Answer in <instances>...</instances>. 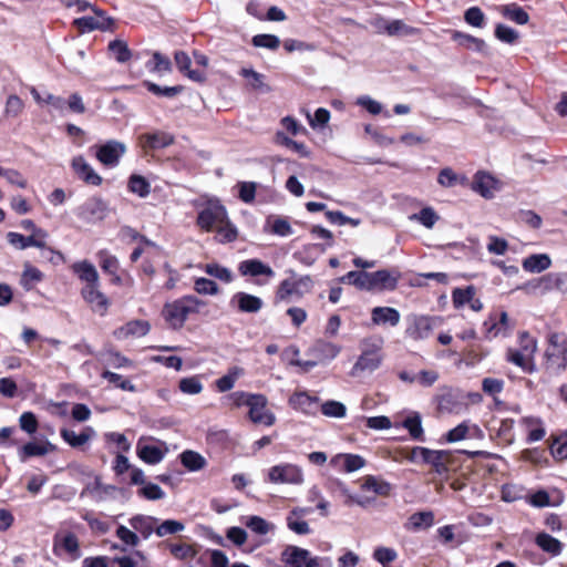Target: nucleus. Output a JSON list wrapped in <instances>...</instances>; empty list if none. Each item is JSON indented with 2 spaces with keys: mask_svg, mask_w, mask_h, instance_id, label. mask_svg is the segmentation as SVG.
<instances>
[{
  "mask_svg": "<svg viewBox=\"0 0 567 567\" xmlns=\"http://www.w3.org/2000/svg\"><path fill=\"white\" fill-rule=\"evenodd\" d=\"M207 302L194 295H186L173 301L166 302L162 310L165 322L173 330L184 327L192 316L199 315Z\"/></svg>",
  "mask_w": 567,
  "mask_h": 567,
  "instance_id": "f257e3e1",
  "label": "nucleus"
},
{
  "mask_svg": "<svg viewBox=\"0 0 567 567\" xmlns=\"http://www.w3.org/2000/svg\"><path fill=\"white\" fill-rule=\"evenodd\" d=\"M383 344L384 339L380 336H370L360 341L357 373L370 374L381 367L384 359Z\"/></svg>",
  "mask_w": 567,
  "mask_h": 567,
  "instance_id": "f03ea898",
  "label": "nucleus"
},
{
  "mask_svg": "<svg viewBox=\"0 0 567 567\" xmlns=\"http://www.w3.org/2000/svg\"><path fill=\"white\" fill-rule=\"evenodd\" d=\"M399 279L400 272L394 270L382 269L373 272L357 270V288L368 291L394 290Z\"/></svg>",
  "mask_w": 567,
  "mask_h": 567,
  "instance_id": "7ed1b4c3",
  "label": "nucleus"
},
{
  "mask_svg": "<svg viewBox=\"0 0 567 567\" xmlns=\"http://www.w3.org/2000/svg\"><path fill=\"white\" fill-rule=\"evenodd\" d=\"M312 288V280L309 276L298 277L291 271V277L284 279L275 292V302L291 301L301 299Z\"/></svg>",
  "mask_w": 567,
  "mask_h": 567,
  "instance_id": "20e7f679",
  "label": "nucleus"
},
{
  "mask_svg": "<svg viewBox=\"0 0 567 567\" xmlns=\"http://www.w3.org/2000/svg\"><path fill=\"white\" fill-rule=\"evenodd\" d=\"M440 318L426 315H410L406 317L405 337L413 341H423L431 337Z\"/></svg>",
  "mask_w": 567,
  "mask_h": 567,
  "instance_id": "39448f33",
  "label": "nucleus"
},
{
  "mask_svg": "<svg viewBox=\"0 0 567 567\" xmlns=\"http://www.w3.org/2000/svg\"><path fill=\"white\" fill-rule=\"evenodd\" d=\"M227 215L226 207L218 199H209L198 212L197 225L205 231H214Z\"/></svg>",
  "mask_w": 567,
  "mask_h": 567,
  "instance_id": "423d86ee",
  "label": "nucleus"
},
{
  "mask_svg": "<svg viewBox=\"0 0 567 567\" xmlns=\"http://www.w3.org/2000/svg\"><path fill=\"white\" fill-rule=\"evenodd\" d=\"M267 481L272 484H301L303 473L296 464L281 463L267 471Z\"/></svg>",
  "mask_w": 567,
  "mask_h": 567,
  "instance_id": "0eeeda50",
  "label": "nucleus"
},
{
  "mask_svg": "<svg viewBox=\"0 0 567 567\" xmlns=\"http://www.w3.org/2000/svg\"><path fill=\"white\" fill-rule=\"evenodd\" d=\"M361 491L372 495L357 497V504L369 506L374 502L375 496H388L391 492V484L377 476H365L361 483Z\"/></svg>",
  "mask_w": 567,
  "mask_h": 567,
  "instance_id": "6e6552de",
  "label": "nucleus"
},
{
  "mask_svg": "<svg viewBox=\"0 0 567 567\" xmlns=\"http://www.w3.org/2000/svg\"><path fill=\"white\" fill-rule=\"evenodd\" d=\"M95 156L101 164L106 167H115L118 165L122 156L126 152V146L124 143L111 140L106 143L95 146Z\"/></svg>",
  "mask_w": 567,
  "mask_h": 567,
  "instance_id": "1a4fd4ad",
  "label": "nucleus"
},
{
  "mask_svg": "<svg viewBox=\"0 0 567 567\" xmlns=\"http://www.w3.org/2000/svg\"><path fill=\"white\" fill-rule=\"evenodd\" d=\"M513 330V324L506 311H502L498 316L491 313L483 322V332L487 340H492L499 336L506 337Z\"/></svg>",
  "mask_w": 567,
  "mask_h": 567,
  "instance_id": "9d476101",
  "label": "nucleus"
},
{
  "mask_svg": "<svg viewBox=\"0 0 567 567\" xmlns=\"http://www.w3.org/2000/svg\"><path fill=\"white\" fill-rule=\"evenodd\" d=\"M268 400L264 394H255L248 406V416L252 423L271 426L276 416L267 410Z\"/></svg>",
  "mask_w": 567,
  "mask_h": 567,
  "instance_id": "9b49d317",
  "label": "nucleus"
},
{
  "mask_svg": "<svg viewBox=\"0 0 567 567\" xmlns=\"http://www.w3.org/2000/svg\"><path fill=\"white\" fill-rule=\"evenodd\" d=\"M92 10L95 16H85L74 20V23L81 30V32H90L93 30H112L114 20L110 17H106L103 10L96 9L94 7H92Z\"/></svg>",
  "mask_w": 567,
  "mask_h": 567,
  "instance_id": "f8f14e48",
  "label": "nucleus"
},
{
  "mask_svg": "<svg viewBox=\"0 0 567 567\" xmlns=\"http://www.w3.org/2000/svg\"><path fill=\"white\" fill-rule=\"evenodd\" d=\"M83 300L90 306L92 311L104 316L109 309V298L101 291L100 281L94 285L83 286L81 289Z\"/></svg>",
  "mask_w": 567,
  "mask_h": 567,
  "instance_id": "ddd939ff",
  "label": "nucleus"
},
{
  "mask_svg": "<svg viewBox=\"0 0 567 567\" xmlns=\"http://www.w3.org/2000/svg\"><path fill=\"white\" fill-rule=\"evenodd\" d=\"M53 553L55 556L66 554L71 559H78L81 556L78 537L73 533L55 535L53 542Z\"/></svg>",
  "mask_w": 567,
  "mask_h": 567,
  "instance_id": "4468645a",
  "label": "nucleus"
},
{
  "mask_svg": "<svg viewBox=\"0 0 567 567\" xmlns=\"http://www.w3.org/2000/svg\"><path fill=\"white\" fill-rule=\"evenodd\" d=\"M229 306L236 308L239 312L257 313L264 307V301L255 295L238 291L231 296Z\"/></svg>",
  "mask_w": 567,
  "mask_h": 567,
  "instance_id": "2eb2a0df",
  "label": "nucleus"
},
{
  "mask_svg": "<svg viewBox=\"0 0 567 567\" xmlns=\"http://www.w3.org/2000/svg\"><path fill=\"white\" fill-rule=\"evenodd\" d=\"M150 329L151 324L148 321L143 319H134L115 329L113 336L116 340L142 338L150 332Z\"/></svg>",
  "mask_w": 567,
  "mask_h": 567,
  "instance_id": "dca6fc26",
  "label": "nucleus"
},
{
  "mask_svg": "<svg viewBox=\"0 0 567 567\" xmlns=\"http://www.w3.org/2000/svg\"><path fill=\"white\" fill-rule=\"evenodd\" d=\"M401 315L398 309L392 307H374L371 310V322L367 327H396Z\"/></svg>",
  "mask_w": 567,
  "mask_h": 567,
  "instance_id": "f3484780",
  "label": "nucleus"
},
{
  "mask_svg": "<svg viewBox=\"0 0 567 567\" xmlns=\"http://www.w3.org/2000/svg\"><path fill=\"white\" fill-rule=\"evenodd\" d=\"M238 271L243 277H267V278H274L275 271L274 269L257 258L246 259L238 264Z\"/></svg>",
  "mask_w": 567,
  "mask_h": 567,
  "instance_id": "a211bd4d",
  "label": "nucleus"
},
{
  "mask_svg": "<svg viewBox=\"0 0 567 567\" xmlns=\"http://www.w3.org/2000/svg\"><path fill=\"white\" fill-rule=\"evenodd\" d=\"M313 557L309 550L292 545L281 553V560L287 567H308Z\"/></svg>",
  "mask_w": 567,
  "mask_h": 567,
  "instance_id": "6ab92c4d",
  "label": "nucleus"
},
{
  "mask_svg": "<svg viewBox=\"0 0 567 567\" xmlns=\"http://www.w3.org/2000/svg\"><path fill=\"white\" fill-rule=\"evenodd\" d=\"M289 404L292 409L308 415H316L319 411V398L310 395L306 391L292 394L289 399Z\"/></svg>",
  "mask_w": 567,
  "mask_h": 567,
  "instance_id": "aec40b11",
  "label": "nucleus"
},
{
  "mask_svg": "<svg viewBox=\"0 0 567 567\" xmlns=\"http://www.w3.org/2000/svg\"><path fill=\"white\" fill-rule=\"evenodd\" d=\"M71 167L76 176L84 183L99 186L102 183V177L94 171V168L82 156L73 157Z\"/></svg>",
  "mask_w": 567,
  "mask_h": 567,
  "instance_id": "412c9836",
  "label": "nucleus"
},
{
  "mask_svg": "<svg viewBox=\"0 0 567 567\" xmlns=\"http://www.w3.org/2000/svg\"><path fill=\"white\" fill-rule=\"evenodd\" d=\"M107 215V206L101 198H90L79 208V216L85 220H102Z\"/></svg>",
  "mask_w": 567,
  "mask_h": 567,
  "instance_id": "4be33fe9",
  "label": "nucleus"
},
{
  "mask_svg": "<svg viewBox=\"0 0 567 567\" xmlns=\"http://www.w3.org/2000/svg\"><path fill=\"white\" fill-rule=\"evenodd\" d=\"M374 25L379 31H383L391 37L413 35L417 33V29L408 25L402 20L389 21L383 18H378Z\"/></svg>",
  "mask_w": 567,
  "mask_h": 567,
  "instance_id": "5701e85b",
  "label": "nucleus"
},
{
  "mask_svg": "<svg viewBox=\"0 0 567 567\" xmlns=\"http://www.w3.org/2000/svg\"><path fill=\"white\" fill-rule=\"evenodd\" d=\"M72 272L80 279L83 286L94 285L100 281L95 266L89 260L76 261L71 266Z\"/></svg>",
  "mask_w": 567,
  "mask_h": 567,
  "instance_id": "b1692460",
  "label": "nucleus"
},
{
  "mask_svg": "<svg viewBox=\"0 0 567 567\" xmlns=\"http://www.w3.org/2000/svg\"><path fill=\"white\" fill-rule=\"evenodd\" d=\"M538 288L543 291L557 290L567 293V272H549L538 280Z\"/></svg>",
  "mask_w": 567,
  "mask_h": 567,
  "instance_id": "393cba45",
  "label": "nucleus"
},
{
  "mask_svg": "<svg viewBox=\"0 0 567 567\" xmlns=\"http://www.w3.org/2000/svg\"><path fill=\"white\" fill-rule=\"evenodd\" d=\"M174 59L179 72L184 73L189 80L198 83H203L206 81L205 72L190 69L192 61L186 52H175Z\"/></svg>",
  "mask_w": 567,
  "mask_h": 567,
  "instance_id": "a878e982",
  "label": "nucleus"
},
{
  "mask_svg": "<svg viewBox=\"0 0 567 567\" xmlns=\"http://www.w3.org/2000/svg\"><path fill=\"white\" fill-rule=\"evenodd\" d=\"M167 449L164 444L154 445V444H137V455L138 457L151 465L158 464L165 456Z\"/></svg>",
  "mask_w": 567,
  "mask_h": 567,
  "instance_id": "bb28decb",
  "label": "nucleus"
},
{
  "mask_svg": "<svg viewBox=\"0 0 567 567\" xmlns=\"http://www.w3.org/2000/svg\"><path fill=\"white\" fill-rule=\"evenodd\" d=\"M55 450H56V446L48 440H45L41 443L29 442L20 449L19 457L22 462H24L29 457L43 456V455L54 452Z\"/></svg>",
  "mask_w": 567,
  "mask_h": 567,
  "instance_id": "cd10ccee",
  "label": "nucleus"
},
{
  "mask_svg": "<svg viewBox=\"0 0 567 567\" xmlns=\"http://www.w3.org/2000/svg\"><path fill=\"white\" fill-rule=\"evenodd\" d=\"M473 189L483 197L491 198L498 189L497 181L487 173L478 172L474 177Z\"/></svg>",
  "mask_w": 567,
  "mask_h": 567,
  "instance_id": "c85d7f7f",
  "label": "nucleus"
},
{
  "mask_svg": "<svg viewBox=\"0 0 567 567\" xmlns=\"http://www.w3.org/2000/svg\"><path fill=\"white\" fill-rule=\"evenodd\" d=\"M131 527L140 533L144 539H147L153 533H155L158 519L147 515H135L128 520Z\"/></svg>",
  "mask_w": 567,
  "mask_h": 567,
  "instance_id": "c756f323",
  "label": "nucleus"
},
{
  "mask_svg": "<svg viewBox=\"0 0 567 567\" xmlns=\"http://www.w3.org/2000/svg\"><path fill=\"white\" fill-rule=\"evenodd\" d=\"M8 243L16 249L23 250L29 247H37L39 249H45V241L34 236H23L17 231H9L7 234Z\"/></svg>",
  "mask_w": 567,
  "mask_h": 567,
  "instance_id": "7c9ffc66",
  "label": "nucleus"
},
{
  "mask_svg": "<svg viewBox=\"0 0 567 567\" xmlns=\"http://www.w3.org/2000/svg\"><path fill=\"white\" fill-rule=\"evenodd\" d=\"M480 433L481 430L477 425L471 424L468 421H464L454 429L450 430L445 435V440L449 443H455L467 437H473Z\"/></svg>",
  "mask_w": 567,
  "mask_h": 567,
  "instance_id": "2f4dec72",
  "label": "nucleus"
},
{
  "mask_svg": "<svg viewBox=\"0 0 567 567\" xmlns=\"http://www.w3.org/2000/svg\"><path fill=\"white\" fill-rule=\"evenodd\" d=\"M174 142V136L166 132H153V133H146L142 136V143L144 147H148L152 150H162Z\"/></svg>",
  "mask_w": 567,
  "mask_h": 567,
  "instance_id": "473e14b6",
  "label": "nucleus"
},
{
  "mask_svg": "<svg viewBox=\"0 0 567 567\" xmlns=\"http://www.w3.org/2000/svg\"><path fill=\"white\" fill-rule=\"evenodd\" d=\"M535 544L548 555L555 557L560 555L563 551L564 545L560 540L553 537L551 535L543 532L538 533L535 537Z\"/></svg>",
  "mask_w": 567,
  "mask_h": 567,
  "instance_id": "72a5a7b5",
  "label": "nucleus"
},
{
  "mask_svg": "<svg viewBox=\"0 0 567 567\" xmlns=\"http://www.w3.org/2000/svg\"><path fill=\"white\" fill-rule=\"evenodd\" d=\"M30 93L38 104H47L51 106L52 111L63 113L66 109V101L61 96H56L51 93H44L42 95L35 87H32Z\"/></svg>",
  "mask_w": 567,
  "mask_h": 567,
  "instance_id": "f704fd0d",
  "label": "nucleus"
},
{
  "mask_svg": "<svg viewBox=\"0 0 567 567\" xmlns=\"http://www.w3.org/2000/svg\"><path fill=\"white\" fill-rule=\"evenodd\" d=\"M61 437L72 447H80L84 445L92 436L95 431L91 426H86L80 434L69 429H61Z\"/></svg>",
  "mask_w": 567,
  "mask_h": 567,
  "instance_id": "c9c22d12",
  "label": "nucleus"
},
{
  "mask_svg": "<svg viewBox=\"0 0 567 567\" xmlns=\"http://www.w3.org/2000/svg\"><path fill=\"white\" fill-rule=\"evenodd\" d=\"M551 265V260L546 254L530 255L523 260V268L533 274L542 272L548 269Z\"/></svg>",
  "mask_w": 567,
  "mask_h": 567,
  "instance_id": "e433bc0d",
  "label": "nucleus"
},
{
  "mask_svg": "<svg viewBox=\"0 0 567 567\" xmlns=\"http://www.w3.org/2000/svg\"><path fill=\"white\" fill-rule=\"evenodd\" d=\"M340 349L328 341L318 340L316 343L311 347L310 352L312 355H315L318 361H324V360H332L337 357Z\"/></svg>",
  "mask_w": 567,
  "mask_h": 567,
  "instance_id": "4c0bfd02",
  "label": "nucleus"
},
{
  "mask_svg": "<svg viewBox=\"0 0 567 567\" xmlns=\"http://www.w3.org/2000/svg\"><path fill=\"white\" fill-rule=\"evenodd\" d=\"M181 463L189 472H197L203 470L207 462L206 458L198 452L186 450L179 455Z\"/></svg>",
  "mask_w": 567,
  "mask_h": 567,
  "instance_id": "58836bf2",
  "label": "nucleus"
},
{
  "mask_svg": "<svg viewBox=\"0 0 567 567\" xmlns=\"http://www.w3.org/2000/svg\"><path fill=\"white\" fill-rule=\"evenodd\" d=\"M434 524V514L431 511L417 512L409 517L406 528L410 530L427 529Z\"/></svg>",
  "mask_w": 567,
  "mask_h": 567,
  "instance_id": "ea45409f",
  "label": "nucleus"
},
{
  "mask_svg": "<svg viewBox=\"0 0 567 567\" xmlns=\"http://www.w3.org/2000/svg\"><path fill=\"white\" fill-rule=\"evenodd\" d=\"M44 278L43 272L29 262L23 266V271L20 279V285L27 290H31L35 284L42 281Z\"/></svg>",
  "mask_w": 567,
  "mask_h": 567,
  "instance_id": "a19ab883",
  "label": "nucleus"
},
{
  "mask_svg": "<svg viewBox=\"0 0 567 567\" xmlns=\"http://www.w3.org/2000/svg\"><path fill=\"white\" fill-rule=\"evenodd\" d=\"M216 239L221 243H231L237 239L238 230L236 226L229 220L228 215L215 229Z\"/></svg>",
  "mask_w": 567,
  "mask_h": 567,
  "instance_id": "79ce46f5",
  "label": "nucleus"
},
{
  "mask_svg": "<svg viewBox=\"0 0 567 567\" xmlns=\"http://www.w3.org/2000/svg\"><path fill=\"white\" fill-rule=\"evenodd\" d=\"M450 457V453L447 451H435L432 450L425 463L430 464L435 473L439 475H443L447 473V461Z\"/></svg>",
  "mask_w": 567,
  "mask_h": 567,
  "instance_id": "37998d69",
  "label": "nucleus"
},
{
  "mask_svg": "<svg viewBox=\"0 0 567 567\" xmlns=\"http://www.w3.org/2000/svg\"><path fill=\"white\" fill-rule=\"evenodd\" d=\"M403 427L406 429L411 435V437L415 441L423 442L424 431L422 427V420L419 413H413L406 416L402 423Z\"/></svg>",
  "mask_w": 567,
  "mask_h": 567,
  "instance_id": "c03bdc74",
  "label": "nucleus"
},
{
  "mask_svg": "<svg viewBox=\"0 0 567 567\" xmlns=\"http://www.w3.org/2000/svg\"><path fill=\"white\" fill-rule=\"evenodd\" d=\"M506 357L509 362L522 368L524 371H526V372L534 371V358L530 355H527L526 353L522 352L520 350L511 348L507 350Z\"/></svg>",
  "mask_w": 567,
  "mask_h": 567,
  "instance_id": "a18cd8bd",
  "label": "nucleus"
},
{
  "mask_svg": "<svg viewBox=\"0 0 567 567\" xmlns=\"http://www.w3.org/2000/svg\"><path fill=\"white\" fill-rule=\"evenodd\" d=\"M453 39L458 42V44L463 45L466 49H472L477 52H485L487 49V45L484 40L475 38L473 35L462 33V32H454Z\"/></svg>",
  "mask_w": 567,
  "mask_h": 567,
  "instance_id": "49530a36",
  "label": "nucleus"
},
{
  "mask_svg": "<svg viewBox=\"0 0 567 567\" xmlns=\"http://www.w3.org/2000/svg\"><path fill=\"white\" fill-rule=\"evenodd\" d=\"M107 49L118 63H125L132 58V51L123 40L116 39L111 41Z\"/></svg>",
  "mask_w": 567,
  "mask_h": 567,
  "instance_id": "de8ad7c7",
  "label": "nucleus"
},
{
  "mask_svg": "<svg viewBox=\"0 0 567 567\" xmlns=\"http://www.w3.org/2000/svg\"><path fill=\"white\" fill-rule=\"evenodd\" d=\"M275 141L277 144L286 146L293 152L298 153L301 157H309L310 152L303 143L297 142L288 137L282 132H277L275 136Z\"/></svg>",
  "mask_w": 567,
  "mask_h": 567,
  "instance_id": "09e8293b",
  "label": "nucleus"
},
{
  "mask_svg": "<svg viewBox=\"0 0 567 567\" xmlns=\"http://www.w3.org/2000/svg\"><path fill=\"white\" fill-rule=\"evenodd\" d=\"M127 186L131 193L136 194L141 198L148 196L151 193V184L141 175L133 174L128 178Z\"/></svg>",
  "mask_w": 567,
  "mask_h": 567,
  "instance_id": "8fccbe9b",
  "label": "nucleus"
},
{
  "mask_svg": "<svg viewBox=\"0 0 567 567\" xmlns=\"http://www.w3.org/2000/svg\"><path fill=\"white\" fill-rule=\"evenodd\" d=\"M97 259L102 270L109 275H115L118 271L120 264L115 256L111 255L106 249L100 250Z\"/></svg>",
  "mask_w": 567,
  "mask_h": 567,
  "instance_id": "3c124183",
  "label": "nucleus"
},
{
  "mask_svg": "<svg viewBox=\"0 0 567 567\" xmlns=\"http://www.w3.org/2000/svg\"><path fill=\"white\" fill-rule=\"evenodd\" d=\"M331 466L341 473L354 472V455L352 454H338L330 461Z\"/></svg>",
  "mask_w": 567,
  "mask_h": 567,
  "instance_id": "603ef678",
  "label": "nucleus"
},
{
  "mask_svg": "<svg viewBox=\"0 0 567 567\" xmlns=\"http://www.w3.org/2000/svg\"><path fill=\"white\" fill-rule=\"evenodd\" d=\"M184 529H185V525L182 522L175 520V519H166L162 523H159V522L157 523L155 534L158 537H164L167 535H174V534L181 533Z\"/></svg>",
  "mask_w": 567,
  "mask_h": 567,
  "instance_id": "864d4df0",
  "label": "nucleus"
},
{
  "mask_svg": "<svg viewBox=\"0 0 567 567\" xmlns=\"http://www.w3.org/2000/svg\"><path fill=\"white\" fill-rule=\"evenodd\" d=\"M240 74L249 81V84L254 90H259L261 92L270 91L269 86L264 82L265 76L254 69L244 68L240 70Z\"/></svg>",
  "mask_w": 567,
  "mask_h": 567,
  "instance_id": "5fc2aeb1",
  "label": "nucleus"
},
{
  "mask_svg": "<svg viewBox=\"0 0 567 567\" xmlns=\"http://www.w3.org/2000/svg\"><path fill=\"white\" fill-rule=\"evenodd\" d=\"M205 272L226 284H229L234 280L231 270L216 262L207 264L205 266Z\"/></svg>",
  "mask_w": 567,
  "mask_h": 567,
  "instance_id": "6e6d98bb",
  "label": "nucleus"
},
{
  "mask_svg": "<svg viewBox=\"0 0 567 567\" xmlns=\"http://www.w3.org/2000/svg\"><path fill=\"white\" fill-rule=\"evenodd\" d=\"M102 378L123 391L135 392L136 390V386L131 381L124 379L121 374L109 370L102 372Z\"/></svg>",
  "mask_w": 567,
  "mask_h": 567,
  "instance_id": "4d7b16f0",
  "label": "nucleus"
},
{
  "mask_svg": "<svg viewBox=\"0 0 567 567\" xmlns=\"http://www.w3.org/2000/svg\"><path fill=\"white\" fill-rule=\"evenodd\" d=\"M179 390L189 395L198 394L203 391V383L198 375L183 378L178 384Z\"/></svg>",
  "mask_w": 567,
  "mask_h": 567,
  "instance_id": "13d9d810",
  "label": "nucleus"
},
{
  "mask_svg": "<svg viewBox=\"0 0 567 567\" xmlns=\"http://www.w3.org/2000/svg\"><path fill=\"white\" fill-rule=\"evenodd\" d=\"M319 410L321 413L328 417H343L346 415V406L338 401L329 400L321 405H319Z\"/></svg>",
  "mask_w": 567,
  "mask_h": 567,
  "instance_id": "bf43d9fd",
  "label": "nucleus"
},
{
  "mask_svg": "<svg viewBox=\"0 0 567 567\" xmlns=\"http://www.w3.org/2000/svg\"><path fill=\"white\" fill-rule=\"evenodd\" d=\"M410 219L419 221L426 228H432L437 221L439 216L432 207H425L419 213L411 215Z\"/></svg>",
  "mask_w": 567,
  "mask_h": 567,
  "instance_id": "052dcab7",
  "label": "nucleus"
},
{
  "mask_svg": "<svg viewBox=\"0 0 567 567\" xmlns=\"http://www.w3.org/2000/svg\"><path fill=\"white\" fill-rule=\"evenodd\" d=\"M473 297H475V288L473 286H468L465 289L456 288L452 292V301L455 308H461L465 303H470Z\"/></svg>",
  "mask_w": 567,
  "mask_h": 567,
  "instance_id": "680f3d73",
  "label": "nucleus"
},
{
  "mask_svg": "<svg viewBox=\"0 0 567 567\" xmlns=\"http://www.w3.org/2000/svg\"><path fill=\"white\" fill-rule=\"evenodd\" d=\"M0 176H2L8 184L19 187V188H25L27 187V179L17 169L12 168H3L0 166Z\"/></svg>",
  "mask_w": 567,
  "mask_h": 567,
  "instance_id": "e2e57ef3",
  "label": "nucleus"
},
{
  "mask_svg": "<svg viewBox=\"0 0 567 567\" xmlns=\"http://www.w3.org/2000/svg\"><path fill=\"white\" fill-rule=\"evenodd\" d=\"M246 526L258 535L268 534L274 526L260 516H249L246 520Z\"/></svg>",
  "mask_w": 567,
  "mask_h": 567,
  "instance_id": "0e129e2a",
  "label": "nucleus"
},
{
  "mask_svg": "<svg viewBox=\"0 0 567 567\" xmlns=\"http://www.w3.org/2000/svg\"><path fill=\"white\" fill-rule=\"evenodd\" d=\"M239 189L238 197L246 204H251L255 200L258 184L255 182H239L237 184Z\"/></svg>",
  "mask_w": 567,
  "mask_h": 567,
  "instance_id": "69168bd1",
  "label": "nucleus"
},
{
  "mask_svg": "<svg viewBox=\"0 0 567 567\" xmlns=\"http://www.w3.org/2000/svg\"><path fill=\"white\" fill-rule=\"evenodd\" d=\"M373 558L383 567H388L389 564L393 563L398 558V553L393 548L381 546L374 549Z\"/></svg>",
  "mask_w": 567,
  "mask_h": 567,
  "instance_id": "338daca9",
  "label": "nucleus"
},
{
  "mask_svg": "<svg viewBox=\"0 0 567 567\" xmlns=\"http://www.w3.org/2000/svg\"><path fill=\"white\" fill-rule=\"evenodd\" d=\"M550 453L557 460L567 458V432L557 436L550 445Z\"/></svg>",
  "mask_w": 567,
  "mask_h": 567,
  "instance_id": "774afa93",
  "label": "nucleus"
}]
</instances>
